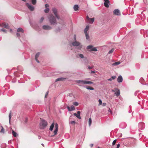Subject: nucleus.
<instances>
[{
  "label": "nucleus",
  "mask_w": 148,
  "mask_h": 148,
  "mask_svg": "<svg viewBox=\"0 0 148 148\" xmlns=\"http://www.w3.org/2000/svg\"><path fill=\"white\" fill-rule=\"evenodd\" d=\"M48 19L51 25H54L57 24L56 18L53 15H50L48 17Z\"/></svg>",
  "instance_id": "f257e3e1"
},
{
  "label": "nucleus",
  "mask_w": 148,
  "mask_h": 148,
  "mask_svg": "<svg viewBox=\"0 0 148 148\" xmlns=\"http://www.w3.org/2000/svg\"><path fill=\"white\" fill-rule=\"evenodd\" d=\"M41 121L40 123V128L41 129H44L47 126V122L41 118Z\"/></svg>",
  "instance_id": "f03ea898"
},
{
  "label": "nucleus",
  "mask_w": 148,
  "mask_h": 148,
  "mask_svg": "<svg viewBox=\"0 0 148 148\" xmlns=\"http://www.w3.org/2000/svg\"><path fill=\"white\" fill-rule=\"evenodd\" d=\"M72 44L73 46L76 47L77 49L79 50H81L82 47V44L76 40L74 41L73 42Z\"/></svg>",
  "instance_id": "7ed1b4c3"
},
{
  "label": "nucleus",
  "mask_w": 148,
  "mask_h": 148,
  "mask_svg": "<svg viewBox=\"0 0 148 148\" xmlns=\"http://www.w3.org/2000/svg\"><path fill=\"white\" fill-rule=\"evenodd\" d=\"M17 69L19 72H15L14 73V74L16 77H18L19 76V73L22 74V73L21 72L23 71V69L20 66H18Z\"/></svg>",
  "instance_id": "20e7f679"
},
{
  "label": "nucleus",
  "mask_w": 148,
  "mask_h": 148,
  "mask_svg": "<svg viewBox=\"0 0 148 148\" xmlns=\"http://www.w3.org/2000/svg\"><path fill=\"white\" fill-rule=\"evenodd\" d=\"M113 92H115L114 94L117 97H118L120 95V90L117 88H115L114 90H112Z\"/></svg>",
  "instance_id": "39448f33"
},
{
  "label": "nucleus",
  "mask_w": 148,
  "mask_h": 148,
  "mask_svg": "<svg viewBox=\"0 0 148 148\" xmlns=\"http://www.w3.org/2000/svg\"><path fill=\"white\" fill-rule=\"evenodd\" d=\"M52 12L54 14L55 16L57 18L58 20L60 18V16L58 15L57 14V9L55 8H53L52 9Z\"/></svg>",
  "instance_id": "423d86ee"
},
{
  "label": "nucleus",
  "mask_w": 148,
  "mask_h": 148,
  "mask_svg": "<svg viewBox=\"0 0 148 148\" xmlns=\"http://www.w3.org/2000/svg\"><path fill=\"white\" fill-rule=\"evenodd\" d=\"M26 5L31 11H33L34 10V7L29 3H26Z\"/></svg>",
  "instance_id": "0eeeda50"
},
{
  "label": "nucleus",
  "mask_w": 148,
  "mask_h": 148,
  "mask_svg": "<svg viewBox=\"0 0 148 148\" xmlns=\"http://www.w3.org/2000/svg\"><path fill=\"white\" fill-rule=\"evenodd\" d=\"M139 130L140 129L141 130H143L145 127V124L143 122H140L138 124Z\"/></svg>",
  "instance_id": "6e6552de"
},
{
  "label": "nucleus",
  "mask_w": 148,
  "mask_h": 148,
  "mask_svg": "<svg viewBox=\"0 0 148 148\" xmlns=\"http://www.w3.org/2000/svg\"><path fill=\"white\" fill-rule=\"evenodd\" d=\"M55 129L53 131L54 135L53 136H53L54 135H56L58 131V125L57 123H56L55 126Z\"/></svg>",
  "instance_id": "1a4fd4ad"
},
{
  "label": "nucleus",
  "mask_w": 148,
  "mask_h": 148,
  "mask_svg": "<svg viewBox=\"0 0 148 148\" xmlns=\"http://www.w3.org/2000/svg\"><path fill=\"white\" fill-rule=\"evenodd\" d=\"M42 29L45 30H50L52 29V27L49 25H44L42 26Z\"/></svg>",
  "instance_id": "9d476101"
},
{
  "label": "nucleus",
  "mask_w": 148,
  "mask_h": 148,
  "mask_svg": "<svg viewBox=\"0 0 148 148\" xmlns=\"http://www.w3.org/2000/svg\"><path fill=\"white\" fill-rule=\"evenodd\" d=\"M114 14L117 16H120L121 15V13L119 10L118 9H115L113 12Z\"/></svg>",
  "instance_id": "9b49d317"
},
{
  "label": "nucleus",
  "mask_w": 148,
  "mask_h": 148,
  "mask_svg": "<svg viewBox=\"0 0 148 148\" xmlns=\"http://www.w3.org/2000/svg\"><path fill=\"white\" fill-rule=\"evenodd\" d=\"M67 109L68 111H69L74 110L75 109V107L73 105L71 106L70 107L69 106H67Z\"/></svg>",
  "instance_id": "f8f14e48"
},
{
  "label": "nucleus",
  "mask_w": 148,
  "mask_h": 148,
  "mask_svg": "<svg viewBox=\"0 0 148 148\" xmlns=\"http://www.w3.org/2000/svg\"><path fill=\"white\" fill-rule=\"evenodd\" d=\"M104 6L106 8H108L109 7V3H110V2L108 0H104Z\"/></svg>",
  "instance_id": "ddd939ff"
},
{
  "label": "nucleus",
  "mask_w": 148,
  "mask_h": 148,
  "mask_svg": "<svg viewBox=\"0 0 148 148\" xmlns=\"http://www.w3.org/2000/svg\"><path fill=\"white\" fill-rule=\"evenodd\" d=\"M80 111H78L77 112V114L76 113H75L74 114V115L75 116H76L79 119H81V117L80 116Z\"/></svg>",
  "instance_id": "4468645a"
},
{
  "label": "nucleus",
  "mask_w": 148,
  "mask_h": 148,
  "mask_svg": "<svg viewBox=\"0 0 148 148\" xmlns=\"http://www.w3.org/2000/svg\"><path fill=\"white\" fill-rule=\"evenodd\" d=\"M40 52H38L36 53L35 56V59L36 61L38 63H39L40 62L38 61V58L39 56L40 55Z\"/></svg>",
  "instance_id": "2eb2a0df"
},
{
  "label": "nucleus",
  "mask_w": 148,
  "mask_h": 148,
  "mask_svg": "<svg viewBox=\"0 0 148 148\" xmlns=\"http://www.w3.org/2000/svg\"><path fill=\"white\" fill-rule=\"evenodd\" d=\"M117 81L119 83H121L123 81V77L121 75H119L118 76L117 79Z\"/></svg>",
  "instance_id": "dca6fc26"
},
{
  "label": "nucleus",
  "mask_w": 148,
  "mask_h": 148,
  "mask_svg": "<svg viewBox=\"0 0 148 148\" xmlns=\"http://www.w3.org/2000/svg\"><path fill=\"white\" fill-rule=\"evenodd\" d=\"M2 25V27L7 29H9L10 28V26L8 23H3Z\"/></svg>",
  "instance_id": "f3484780"
},
{
  "label": "nucleus",
  "mask_w": 148,
  "mask_h": 148,
  "mask_svg": "<svg viewBox=\"0 0 148 148\" xmlns=\"http://www.w3.org/2000/svg\"><path fill=\"white\" fill-rule=\"evenodd\" d=\"M66 78L64 77H60L57 78L55 80V82H56L59 81H62Z\"/></svg>",
  "instance_id": "a211bd4d"
},
{
  "label": "nucleus",
  "mask_w": 148,
  "mask_h": 148,
  "mask_svg": "<svg viewBox=\"0 0 148 148\" xmlns=\"http://www.w3.org/2000/svg\"><path fill=\"white\" fill-rule=\"evenodd\" d=\"M62 29V27L60 28V27H58L54 31L56 33H58L60 32Z\"/></svg>",
  "instance_id": "6ab92c4d"
},
{
  "label": "nucleus",
  "mask_w": 148,
  "mask_h": 148,
  "mask_svg": "<svg viewBox=\"0 0 148 148\" xmlns=\"http://www.w3.org/2000/svg\"><path fill=\"white\" fill-rule=\"evenodd\" d=\"M93 82L89 81L84 80V84H93Z\"/></svg>",
  "instance_id": "aec40b11"
},
{
  "label": "nucleus",
  "mask_w": 148,
  "mask_h": 148,
  "mask_svg": "<svg viewBox=\"0 0 148 148\" xmlns=\"http://www.w3.org/2000/svg\"><path fill=\"white\" fill-rule=\"evenodd\" d=\"M76 82L79 84H84V80H77L76 81Z\"/></svg>",
  "instance_id": "412c9836"
},
{
  "label": "nucleus",
  "mask_w": 148,
  "mask_h": 148,
  "mask_svg": "<svg viewBox=\"0 0 148 148\" xmlns=\"http://www.w3.org/2000/svg\"><path fill=\"white\" fill-rule=\"evenodd\" d=\"M83 86L84 87H85L88 90H94V88H93L92 87H90L89 86Z\"/></svg>",
  "instance_id": "4be33fe9"
},
{
  "label": "nucleus",
  "mask_w": 148,
  "mask_h": 148,
  "mask_svg": "<svg viewBox=\"0 0 148 148\" xmlns=\"http://www.w3.org/2000/svg\"><path fill=\"white\" fill-rule=\"evenodd\" d=\"M21 32L22 33H23L24 32V30L21 28L19 27L17 29V32Z\"/></svg>",
  "instance_id": "5701e85b"
},
{
  "label": "nucleus",
  "mask_w": 148,
  "mask_h": 148,
  "mask_svg": "<svg viewBox=\"0 0 148 148\" xmlns=\"http://www.w3.org/2000/svg\"><path fill=\"white\" fill-rule=\"evenodd\" d=\"M77 57V58H84V55L81 53H78Z\"/></svg>",
  "instance_id": "b1692460"
},
{
  "label": "nucleus",
  "mask_w": 148,
  "mask_h": 148,
  "mask_svg": "<svg viewBox=\"0 0 148 148\" xmlns=\"http://www.w3.org/2000/svg\"><path fill=\"white\" fill-rule=\"evenodd\" d=\"M79 6L77 5H75L74 7L73 8L75 11H77L78 10Z\"/></svg>",
  "instance_id": "393cba45"
},
{
  "label": "nucleus",
  "mask_w": 148,
  "mask_h": 148,
  "mask_svg": "<svg viewBox=\"0 0 148 148\" xmlns=\"http://www.w3.org/2000/svg\"><path fill=\"white\" fill-rule=\"evenodd\" d=\"M54 123H53L50 127L49 130H50L51 131H52L53 129V127H54Z\"/></svg>",
  "instance_id": "a878e982"
},
{
  "label": "nucleus",
  "mask_w": 148,
  "mask_h": 148,
  "mask_svg": "<svg viewBox=\"0 0 148 148\" xmlns=\"http://www.w3.org/2000/svg\"><path fill=\"white\" fill-rule=\"evenodd\" d=\"M84 63L85 64L87 63L88 62V60L86 57H84L83 59Z\"/></svg>",
  "instance_id": "bb28decb"
},
{
  "label": "nucleus",
  "mask_w": 148,
  "mask_h": 148,
  "mask_svg": "<svg viewBox=\"0 0 148 148\" xmlns=\"http://www.w3.org/2000/svg\"><path fill=\"white\" fill-rule=\"evenodd\" d=\"M95 20V19L94 18H90V21L89 22V23L90 24H92L93 22H94Z\"/></svg>",
  "instance_id": "cd10ccee"
},
{
  "label": "nucleus",
  "mask_w": 148,
  "mask_h": 148,
  "mask_svg": "<svg viewBox=\"0 0 148 148\" xmlns=\"http://www.w3.org/2000/svg\"><path fill=\"white\" fill-rule=\"evenodd\" d=\"M89 28V26L87 25L86 26V28L84 29V31L85 32H87Z\"/></svg>",
  "instance_id": "c85d7f7f"
},
{
  "label": "nucleus",
  "mask_w": 148,
  "mask_h": 148,
  "mask_svg": "<svg viewBox=\"0 0 148 148\" xmlns=\"http://www.w3.org/2000/svg\"><path fill=\"white\" fill-rule=\"evenodd\" d=\"M89 125L90 126L92 123V119L91 117H90L89 119L88 120Z\"/></svg>",
  "instance_id": "c756f323"
},
{
  "label": "nucleus",
  "mask_w": 148,
  "mask_h": 148,
  "mask_svg": "<svg viewBox=\"0 0 148 148\" xmlns=\"http://www.w3.org/2000/svg\"><path fill=\"white\" fill-rule=\"evenodd\" d=\"M90 51H97V49L96 47H92V48L90 49Z\"/></svg>",
  "instance_id": "7c9ffc66"
},
{
  "label": "nucleus",
  "mask_w": 148,
  "mask_h": 148,
  "mask_svg": "<svg viewBox=\"0 0 148 148\" xmlns=\"http://www.w3.org/2000/svg\"><path fill=\"white\" fill-rule=\"evenodd\" d=\"M120 64V62H116L114 63H113L112 64V65L113 66H116L118 65H119Z\"/></svg>",
  "instance_id": "2f4dec72"
},
{
  "label": "nucleus",
  "mask_w": 148,
  "mask_h": 148,
  "mask_svg": "<svg viewBox=\"0 0 148 148\" xmlns=\"http://www.w3.org/2000/svg\"><path fill=\"white\" fill-rule=\"evenodd\" d=\"M0 127H1V130L0 131V133H4L5 132V131L3 127L2 126Z\"/></svg>",
  "instance_id": "473e14b6"
},
{
  "label": "nucleus",
  "mask_w": 148,
  "mask_h": 148,
  "mask_svg": "<svg viewBox=\"0 0 148 148\" xmlns=\"http://www.w3.org/2000/svg\"><path fill=\"white\" fill-rule=\"evenodd\" d=\"M11 114H12V112L11 111L9 113V123H10V120L11 119Z\"/></svg>",
  "instance_id": "72a5a7b5"
},
{
  "label": "nucleus",
  "mask_w": 148,
  "mask_h": 148,
  "mask_svg": "<svg viewBox=\"0 0 148 148\" xmlns=\"http://www.w3.org/2000/svg\"><path fill=\"white\" fill-rule=\"evenodd\" d=\"M12 134L13 136L14 137H16L17 136V133L16 132H14V130H12Z\"/></svg>",
  "instance_id": "f704fd0d"
},
{
  "label": "nucleus",
  "mask_w": 148,
  "mask_h": 148,
  "mask_svg": "<svg viewBox=\"0 0 148 148\" xmlns=\"http://www.w3.org/2000/svg\"><path fill=\"white\" fill-rule=\"evenodd\" d=\"M85 34L86 37V39L88 40L89 39V37L88 34L87 32H85Z\"/></svg>",
  "instance_id": "c9c22d12"
},
{
  "label": "nucleus",
  "mask_w": 148,
  "mask_h": 148,
  "mask_svg": "<svg viewBox=\"0 0 148 148\" xmlns=\"http://www.w3.org/2000/svg\"><path fill=\"white\" fill-rule=\"evenodd\" d=\"M93 47V46L92 45H90L88 46L87 47L86 49H92V48Z\"/></svg>",
  "instance_id": "e433bc0d"
},
{
  "label": "nucleus",
  "mask_w": 148,
  "mask_h": 148,
  "mask_svg": "<svg viewBox=\"0 0 148 148\" xmlns=\"http://www.w3.org/2000/svg\"><path fill=\"white\" fill-rule=\"evenodd\" d=\"M44 19V17H42L39 21L40 23H42L43 22V21Z\"/></svg>",
  "instance_id": "4c0bfd02"
},
{
  "label": "nucleus",
  "mask_w": 148,
  "mask_h": 148,
  "mask_svg": "<svg viewBox=\"0 0 148 148\" xmlns=\"http://www.w3.org/2000/svg\"><path fill=\"white\" fill-rule=\"evenodd\" d=\"M73 104L75 106H77L78 105L79 103L77 102H75L73 103Z\"/></svg>",
  "instance_id": "58836bf2"
},
{
  "label": "nucleus",
  "mask_w": 148,
  "mask_h": 148,
  "mask_svg": "<svg viewBox=\"0 0 148 148\" xmlns=\"http://www.w3.org/2000/svg\"><path fill=\"white\" fill-rule=\"evenodd\" d=\"M49 10V9L48 8H47L46 9H45L44 10V11L46 13H47L48 12Z\"/></svg>",
  "instance_id": "ea45409f"
},
{
  "label": "nucleus",
  "mask_w": 148,
  "mask_h": 148,
  "mask_svg": "<svg viewBox=\"0 0 148 148\" xmlns=\"http://www.w3.org/2000/svg\"><path fill=\"white\" fill-rule=\"evenodd\" d=\"M114 49H112L109 51L108 53L110 54L112 53V52L114 51Z\"/></svg>",
  "instance_id": "a19ab883"
},
{
  "label": "nucleus",
  "mask_w": 148,
  "mask_h": 148,
  "mask_svg": "<svg viewBox=\"0 0 148 148\" xmlns=\"http://www.w3.org/2000/svg\"><path fill=\"white\" fill-rule=\"evenodd\" d=\"M1 31L2 32H5V33H7V31L5 29H4V28H2L1 29H0V31Z\"/></svg>",
  "instance_id": "79ce46f5"
},
{
  "label": "nucleus",
  "mask_w": 148,
  "mask_h": 148,
  "mask_svg": "<svg viewBox=\"0 0 148 148\" xmlns=\"http://www.w3.org/2000/svg\"><path fill=\"white\" fill-rule=\"evenodd\" d=\"M75 122L74 121H71L70 122V124H75Z\"/></svg>",
  "instance_id": "37998d69"
},
{
  "label": "nucleus",
  "mask_w": 148,
  "mask_h": 148,
  "mask_svg": "<svg viewBox=\"0 0 148 148\" xmlns=\"http://www.w3.org/2000/svg\"><path fill=\"white\" fill-rule=\"evenodd\" d=\"M116 140L115 139L113 141V142H112V145L113 146H114L116 142Z\"/></svg>",
  "instance_id": "c03bdc74"
},
{
  "label": "nucleus",
  "mask_w": 148,
  "mask_h": 148,
  "mask_svg": "<svg viewBox=\"0 0 148 148\" xmlns=\"http://www.w3.org/2000/svg\"><path fill=\"white\" fill-rule=\"evenodd\" d=\"M99 105H101L102 104V101L101 99H99Z\"/></svg>",
  "instance_id": "a18cd8bd"
},
{
  "label": "nucleus",
  "mask_w": 148,
  "mask_h": 148,
  "mask_svg": "<svg viewBox=\"0 0 148 148\" xmlns=\"http://www.w3.org/2000/svg\"><path fill=\"white\" fill-rule=\"evenodd\" d=\"M116 77V76L114 75V76H112L111 78L113 80V79H115Z\"/></svg>",
  "instance_id": "49530a36"
},
{
  "label": "nucleus",
  "mask_w": 148,
  "mask_h": 148,
  "mask_svg": "<svg viewBox=\"0 0 148 148\" xmlns=\"http://www.w3.org/2000/svg\"><path fill=\"white\" fill-rule=\"evenodd\" d=\"M16 36L18 37H19L20 36V34L18 32H17Z\"/></svg>",
  "instance_id": "de8ad7c7"
},
{
  "label": "nucleus",
  "mask_w": 148,
  "mask_h": 148,
  "mask_svg": "<svg viewBox=\"0 0 148 148\" xmlns=\"http://www.w3.org/2000/svg\"><path fill=\"white\" fill-rule=\"evenodd\" d=\"M90 18H89V17H88V16H86V19H87L89 21H90Z\"/></svg>",
  "instance_id": "09e8293b"
},
{
  "label": "nucleus",
  "mask_w": 148,
  "mask_h": 148,
  "mask_svg": "<svg viewBox=\"0 0 148 148\" xmlns=\"http://www.w3.org/2000/svg\"><path fill=\"white\" fill-rule=\"evenodd\" d=\"M48 92H47L46 94H45V98H46L47 97V96L48 95Z\"/></svg>",
  "instance_id": "8fccbe9b"
},
{
  "label": "nucleus",
  "mask_w": 148,
  "mask_h": 148,
  "mask_svg": "<svg viewBox=\"0 0 148 148\" xmlns=\"http://www.w3.org/2000/svg\"><path fill=\"white\" fill-rule=\"evenodd\" d=\"M93 68V66H88V69H91Z\"/></svg>",
  "instance_id": "3c124183"
},
{
  "label": "nucleus",
  "mask_w": 148,
  "mask_h": 148,
  "mask_svg": "<svg viewBox=\"0 0 148 148\" xmlns=\"http://www.w3.org/2000/svg\"><path fill=\"white\" fill-rule=\"evenodd\" d=\"M45 7L46 8H48L47 7H49V5L47 4H46L45 5Z\"/></svg>",
  "instance_id": "603ef678"
},
{
  "label": "nucleus",
  "mask_w": 148,
  "mask_h": 148,
  "mask_svg": "<svg viewBox=\"0 0 148 148\" xmlns=\"http://www.w3.org/2000/svg\"><path fill=\"white\" fill-rule=\"evenodd\" d=\"M102 104H103L102 106H106V103H103Z\"/></svg>",
  "instance_id": "864d4df0"
},
{
  "label": "nucleus",
  "mask_w": 148,
  "mask_h": 148,
  "mask_svg": "<svg viewBox=\"0 0 148 148\" xmlns=\"http://www.w3.org/2000/svg\"><path fill=\"white\" fill-rule=\"evenodd\" d=\"M91 73H95V72L93 71H91Z\"/></svg>",
  "instance_id": "5fc2aeb1"
},
{
  "label": "nucleus",
  "mask_w": 148,
  "mask_h": 148,
  "mask_svg": "<svg viewBox=\"0 0 148 148\" xmlns=\"http://www.w3.org/2000/svg\"><path fill=\"white\" fill-rule=\"evenodd\" d=\"M120 146V145L119 143L117 144V147H119Z\"/></svg>",
  "instance_id": "6e6d98bb"
},
{
  "label": "nucleus",
  "mask_w": 148,
  "mask_h": 148,
  "mask_svg": "<svg viewBox=\"0 0 148 148\" xmlns=\"http://www.w3.org/2000/svg\"><path fill=\"white\" fill-rule=\"evenodd\" d=\"M112 80V79L111 78L108 79V81H111Z\"/></svg>",
  "instance_id": "4d7b16f0"
},
{
  "label": "nucleus",
  "mask_w": 148,
  "mask_h": 148,
  "mask_svg": "<svg viewBox=\"0 0 148 148\" xmlns=\"http://www.w3.org/2000/svg\"><path fill=\"white\" fill-rule=\"evenodd\" d=\"M93 145V144H90V146L91 147H92Z\"/></svg>",
  "instance_id": "13d9d810"
},
{
  "label": "nucleus",
  "mask_w": 148,
  "mask_h": 148,
  "mask_svg": "<svg viewBox=\"0 0 148 148\" xmlns=\"http://www.w3.org/2000/svg\"><path fill=\"white\" fill-rule=\"evenodd\" d=\"M138 92L136 91L134 93V95L135 96H136L137 95V93Z\"/></svg>",
  "instance_id": "bf43d9fd"
},
{
  "label": "nucleus",
  "mask_w": 148,
  "mask_h": 148,
  "mask_svg": "<svg viewBox=\"0 0 148 148\" xmlns=\"http://www.w3.org/2000/svg\"><path fill=\"white\" fill-rule=\"evenodd\" d=\"M74 40L75 41V40H76V36H75V35H74Z\"/></svg>",
  "instance_id": "052dcab7"
},
{
  "label": "nucleus",
  "mask_w": 148,
  "mask_h": 148,
  "mask_svg": "<svg viewBox=\"0 0 148 148\" xmlns=\"http://www.w3.org/2000/svg\"><path fill=\"white\" fill-rule=\"evenodd\" d=\"M40 138H41V137H40V136H38V139H40Z\"/></svg>",
  "instance_id": "680f3d73"
},
{
  "label": "nucleus",
  "mask_w": 148,
  "mask_h": 148,
  "mask_svg": "<svg viewBox=\"0 0 148 148\" xmlns=\"http://www.w3.org/2000/svg\"><path fill=\"white\" fill-rule=\"evenodd\" d=\"M10 32H12V29H10Z\"/></svg>",
  "instance_id": "e2e57ef3"
},
{
  "label": "nucleus",
  "mask_w": 148,
  "mask_h": 148,
  "mask_svg": "<svg viewBox=\"0 0 148 148\" xmlns=\"http://www.w3.org/2000/svg\"><path fill=\"white\" fill-rule=\"evenodd\" d=\"M41 145L43 146V147H44V144H43V143H42L41 144Z\"/></svg>",
  "instance_id": "0e129e2a"
},
{
  "label": "nucleus",
  "mask_w": 148,
  "mask_h": 148,
  "mask_svg": "<svg viewBox=\"0 0 148 148\" xmlns=\"http://www.w3.org/2000/svg\"><path fill=\"white\" fill-rule=\"evenodd\" d=\"M14 80V78L13 79V80L12 81V82H14L13 81V80Z\"/></svg>",
  "instance_id": "69168bd1"
},
{
  "label": "nucleus",
  "mask_w": 148,
  "mask_h": 148,
  "mask_svg": "<svg viewBox=\"0 0 148 148\" xmlns=\"http://www.w3.org/2000/svg\"><path fill=\"white\" fill-rule=\"evenodd\" d=\"M1 90H0V95H1Z\"/></svg>",
  "instance_id": "338daca9"
},
{
  "label": "nucleus",
  "mask_w": 148,
  "mask_h": 148,
  "mask_svg": "<svg viewBox=\"0 0 148 148\" xmlns=\"http://www.w3.org/2000/svg\"><path fill=\"white\" fill-rule=\"evenodd\" d=\"M1 40V38H0V41Z\"/></svg>",
  "instance_id": "774afa93"
}]
</instances>
